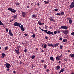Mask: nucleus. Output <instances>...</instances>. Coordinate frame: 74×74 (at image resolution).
I'll return each instance as SVG.
<instances>
[{
  "label": "nucleus",
  "instance_id": "3",
  "mask_svg": "<svg viewBox=\"0 0 74 74\" xmlns=\"http://www.w3.org/2000/svg\"><path fill=\"white\" fill-rule=\"evenodd\" d=\"M21 25V23H18L17 22H15V23L13 24L15 26H18L19 27H20V26Z\"/></svg>",
  "mask_w": 74,
  "mask_h": 74
},
{
  "label": "nucleus",
  "instance_id": "29",
  "mask_svg": "<svg viewBox=\"0 0 74 74\" xmlns=\"http://www.w3.org/2000/svg\"><path fill=\"white\" fill-rule=\"evenodd\" d=\"M63 41L64 42H67V40L66 39H64L63 40Z\"/></svg>",
  "mask_w": 74,
  "mask_h": 74
},
{
  "label": "nucleus",
  "instance_id": "61",
  "mask_svg": "<svg viewBox=\"0 0 74 74\" xmlns=\"http://www.w3.org/2000/svg\"><path fill=\"white\" fill-rule=\"evenodd\" d=\"M27 8H29V6H27Z\"/></svg>",
  "mask_w": 74,
  "mask_h": 74
},
{
  "label": "nucleus",
  "instance_id": "37",
  "mask_svg": "<svg viewBox=\"0 0 74 74\" xmlns=\"http://www.w3.org/2000/svg\"><path fill=\"white\" fill-rule=\"evenodd\" d=\"M61 15H64V12H61Z\"/></svg>",
  "mask_w": 74,
  "mask_h": 74
},
{
  "label": "nucleus",
  "instance_id": "18",
  "mask_svg": "<svg viewBox=\"0 0 74 74\" xmlns=\"http://www.w3.org/2000/svg\"><path fill=\"white\" fill-rule=\"evenodd\" d=\"M48 46H50L53 47V45L52 44L48 43L47 45Z\"/></svg>",
  "mask_w": 74,
  "mask_h": 74
},
{
  "label": "nucleus",
  "instance_id": "44",
  "mask_svg": "<svg viewBox=\"0 0 74 74\" xmlns=\"http://www.w3.org/2000/svg\"><path fill=\"white\" fill-rule=\"evenodd\" d=\"M25 52H26L27 51V50L26 49H25V50H24V51Z\"/></svg>",
  "mask_w": 74,
  "mask_h": 74
},
{
  "label": "nucleus",
  "instance_id": "21",
  "mask_svg": "<svg viewBox=\"0 0 74 74\" xmlns=\"http://www.w3.org/2000/svg\"><path fill=\"white\" fill-rule=\"evenodd\" d=\"M32 16L34 18H36L37 17V15L36 14H33Z\"/></svg>",
  "mask_w": 74,
  "mask_h": 74
},
{
  "label": "nucleus",
  "instance_id": "12",
  "mask_svg": "<svg viewBox=\"0 0 74 74\" xmlns=\"http://www.w3.org/2000/svg\"><path fill=\"white\" fill-rule=\"evenodd\" d=\"M61 56H57L56 58V60H60V57Z\"/></svg>",
  "mask_w": 74,
  "mask_h": 74
},
{
  "label": "nucleus",
  "instance_id": "64",
  "mask_svg": "<svg viewBox=\"0 0 74 74\" xmlns=\"http://www.w3.org/2000/svg\"><path fill=\"white\" fill-rule=\"evenodd\" d=\"M12 20H10V22H12Z\"/></svg>",
  "mask_w": 74,
  "mask_h": 74
},
{
  "label": "nucleus",
  "instance_id": "30",
  "mask_svg": "<svg viewBox=\"0 0 74 74\" xmlns=\"http://www.w3.org/2000/svg\"><path fill=\"white\" fill-rule=\"evenodd\" d=\"M20 53V52L18 50H17L16 51V53L18 54V53Z\"/></svg>",
  "mask_w": 74,
  "mask_h": 74
},
{
  "label": "nucleus",
  "instance_id": "39",
  "mask_svg": "<svg viewBox=\"0 0 74 74\" xmlns=\"http://www.w3.org/2000/svg\"><path fill=\"white\" fill-rule=\"evenodd\" d=\"M47 67V65H44V67L45 68H46Z\"/></svg>",
  "mask_w": 74,
  "mask_h": 74
},
{
  "label": "nucleus",
  "instance_id": "9",
  "mask_svg": "<svg viewBox=\"0 0 74 74\" xmlns=\"http://www.w3.org/2000/svg\"><path fill=\"white\" fill-rule=\"evenodd\" d=\"M68 30H65L63 32L64 34L65 35H67L68 33Z\"/></svg>",
  "mask_w": 74,
  "mask_h": 74
},
{
  "label": "nucleus",
  "instance_id": "10",
  "mask_svg": "<svg viewBox=\"0 0 74 74\" xmlns=\"http://www.w3.org/2000/svg\"><path fill=\"white\" fill-rule=\"evenodd\" d=\"M9 34H10L11 36H13V34L12 33V32H11V30H10L9 31Z\"/></svg>",
  "mask_w": 74,
  "mask_h": 74
},
{
  "label": "nucleus",
  "instance_id": "33",
  "mask_svg": "<svg viewBox=\"0 0 74 74\" xmlns=\"http://www.w3.org/2000/svg\"><path fill=\"white\" fill-rule=\"evenodd\" d=\"M63 46H62L61 45H60V49H62V48Z\"/></svg>",
  "mask_w": 74,
  "mask_h": 74
},
{
  "label": "nucleus",
  "instance_id": "48",
  "mask_svg": "<svg viewBox=\"0 0 74 74\" xmlns=\"http://www.w3.org/2000/svg\"><path fill=\"white\" fill-rule=\"evenodd\" d=\"M20 47V46H18L16 47H17V48H19Z\"/></svg>",
  "mask_w": 74,
  "mask_h": 74
},
{
  "label": "nucleus",
  "instance_id": "47",
  "mask_svg": "<svg viewBox=\"0 0 74 74\" xmlns=\"http://www.w3.org/2000/svg\"><path fill=\"white\" fill-rule=\"evenodd\" d=\"M45 38L46 39H48V37L47 36H46L45 37Z\"/></svg>",
  "mask_w": 74,
  "mask_h": 74
},
{
  "label": "nucleus",
  "instance_id": "36",
  "mask_svg": "<svg viewBox=\"0 0 74 74\" xmlns=\"http://www.w3.org/2000/svg\"><path fill=\"white\" fill-rule=\"evenodd\" d=\"M61 32V31L60 30H58V31H57V32L58 34H59Z\"/></svg>",
  "mask_w": 74,
  "mask_h": 74
},
{
  "label": "nucleus",
  "instance_id": "26",
  "mask_svg": "<svg viewBox=\"0 0 74 74\" xmlns=\"http://www.w3.org/2000/svg\"><path fill=\"white\" fill-rule=\"evenodd\" d=\"M35 57L36 56H33L31 57V58H32V59H34Z\"/></svg>",
  "mask_w": 74,
  "mask_h": 74
},
{
  "label": "nucleus",
  "instance_id": "11",
  "mask_svg": "<svg viewBox=\"0 0 74 74\" xmlns=\"http://www.w3.org/2000/svg\"><path fill=\"white\" fill-rule=\"evenodd\" d=\"M59 44V43H56V44H54V45H53V47H58Z\"/></svg>",
  "mask_w": 74,
  "mask_h": 74
},
{
  "label": "nucleus",
  "instance_id": "56",
  "mask_svg": "<svg viewBox=\"0 0 74 74\" xmlns=\"http://www.w3.org/2000/svg\"><path fill=\"white\" fill-rule=\"evenodd\" d=\"M33 3H31V5H33Z\"/></svg>",
  "mask_w": 74,
  "mask_h": 74
},
{
  "label": "nucleus",
  "instance_id": "60",
  "mask_svg": "<svg viewBox=\"0 0 74 74\" xmlns=\"http://www.w3.org/2000/svg\"><path fill=\"white\" fill-rule=\"evenodd\" d=\"M6 70H7L8 71L9 70V69H7Z\"/></svg>",
  "mask_w": 74,
  "mask_h": 74
},
{
  "label": "nucleus",
  "instance_id": "19",
  "mask_svg": "<svg viewBox=\"0 0 74 74\" xmlns=\"http://www.w3.org/2000/svg\"><path fill=\"white\" fill-rule=\"evenodd\" d=\"M64 69H62L60 71L59 73H61L63 72L64 71Z\"/></svg>",
  "mask_w": 74,
  "mask_h": 74
},
{
  "label": "nucleus",
  "instance_id": "58",
  "mask_svg": "<svg viewBox=\"0 0 74 74\" xmlns=\"http://www.w3.org/2000/svg\"><path fill=\"white\" fill-rule=\"evenodd\" d=\"M36 50L37 51L38 50V49L37 48H36Z\"/></svg>",
  "mask_w": 74,
  "mask_h": 74
},
{
  "label": "nucleus",
  "instance_id": "7",
  "mask_svg": "<svg viewBox=\"0 0 74 74\" xmlns=\"http://www.w3.org/2000/svg\"><path fill=\"white\" fill-rule=\"evenodd\" d=\"M61 28L62 29H66L68 28V27L65 26H61Z\"/></svg>",
  "mask_w": 74,
  "mask_h": 74
},
{
  "label": "nucleus",
  "instance_id": "52",
  "mask_svg": "<svg viewBox=\"0 0 74 74\" xmlns=\"http://www.w3.org/2000/svg\"><path fill=\"white\" fill-rule=\"evenodd\" d=\"M19 63H20V64H21L22 63V62L21 61H20L19 62Z\"/></svg>",
  "mask_w": 74,
  "mask_h": 74
},
{
  "label": "nucleus",
  "instance_id": "31",
  "mask_svg": "<svg viewBox=\"0 0 74 74\" xmlns=\"http://www.w3.org/2000/svg\"><path fill=\"white\" fill-rule=\"evenodd\" d=\"M44 2L45 3V4H47L49 3V1L46 2V1H44Z\"/></svg>",
  "mask_w": 74,
  "mask_h": 74
},
{
  "label": "nucleus",
  "instance_id": "22",
  "mask_svg": "<svg viewBox=\"0 0 74 74\" xmlns=\"http://www.w3.org/2000/svg\"><path fill=\"white\" fill-rule=\"evenodd\" d=\"M15 4L16 5L18 6L20 5V3H19V2H16V3H15Z\"/></svg>",
  "mask_w": 74,
  "mask_h": 74
},
{
  "label": "nucleus",
  "instance_id": "50",
  "mask_svg": "<svg viewBox=\"0 0 74 74\" xmlns=\"http://www.w3.org/2000/svg\"><path fill=\"white\" fill-rule=\"evenodd\" d=\"M64 60H65L66 61H67V59H66V58H65V59H64Z\"/></svg>",
  "mask_w": 74,
  "mask_h": 74
},
{
  "label": "nucleus",
  "instance_id": "45",
  "mask_svg": "<svg viewBox=\"0 0 74 74\" xmlns=\"http://www.w3.org/2000/svg\"><path fill=\"white\" fill-rule=\"evenodd\" d=\"M6 32H8V29H6Z\"/></svg>",
  "mask_w": 74,
  "mask_h": 74
},
{
  "label": "nucleus",
  "instance_id": "25",
  "mask_svg": "<svg viewBox=\"0 0 74 74\" xmlns=\"http://www.w3.org/2000/svg\"><path fill=\"white\" fill-rule=\"evenodd\" d=\"M0 25H2L3 26H4V25L3 23L2 22L0 21Z\"/></svg>",
  "mask_w": 74,
  "mask_h": 74
},
{
  "label": "nucleus",
  "instance_id": "20",
  "mask_svg": "<svg viewBox=\"0 0 74 74\" xmlns=\"http://www.w3.org/2000/svg\"><path fill=\"white\" fill-rule=\"evenodd\" d=\"M70 56H71V58H74V54H70Z\"/></svg>",
  "mask_w": 74,
  "mask_h": 74
},
{
  "label": "nucleus",
  "instance_id": "28",
  "mask_svg": "<svg viewBox=\"0 0 74 74\" xmlns=\"http://www.w3.org/2000/svg\"><path fill=\"white\" fill-rule=\"evenodd\" d=\"M8 48V47H6L4 48L5 49V50H7Z\"/></svg>",
  "mask_w": 74,
  "mask_h": 74
},
{
  "label": "nucleus",
  "instance_id": "16",
  "mask_svg": "<svg viewBox=\"0 0 74 74\" xmlns=\"http://www.w3.org/2000/svg\"><path fill=\"white\" fill-rule=\"evenodd\" d=\"M50 59L53 61L54 60V59L53 58L52 56L51 57Z\"/></svg>",
  "mask_w": 74,
  "mask_h": 74
},
{
  "label": "nucleus",
  "instance_id": "35",
  "mask_svg": "<svg viewBox=\"0 0 74 74\" xmlns=\"http://www.w3.org/2000/svg\"><path fill=\"white\" fill-rule=\"evenodd\" d=\"M35 36H36V35L34 34H33V35H32V37L33 38H34L35 37Z\"/></svg>",
  "mask_w": 74,
  "mask_h": 74
},
{
  "label": "nucleus",
  "instance_id": "6",
  "mask_svg": "<svg viewBox=\"0 0 74 74\" xmlns=\"http://www.w3.org/2000/svg\"><path fill=\"white\" fill-rule=\"evenodd\" d=\"M22 16L23 17L25 18L26 16V13L25 12H22Z\"/></svg>",
  "mask_w": 74,
  "mask_h": 74
},
{
  "label": "nucleus",
  "instance_id": "42",
  "mask_svg": "<svg viewBox=\"0 0 74 74\" xmlns=\"http://www.w3.org/2000/svg\"><path fill=\"white\" fill-rule=\"evenodd\" d=\"M45 61L44 60H42L41 61V62H42V63H43Z\"/></svg>",
  "mask_w": 74,
  "mask_h": 74
},
{
  "label": "nucleus",
  "instance_id": "40",
  "mask_svg": "<svg viewBox=\"0 0 74 74\" xmlns=\"http://www.w3.org/2000/svg\"><path fill=\"white\" fill-rule=\"evenodd\" d=\"M54 10L55 11L57 12L58 10V9H55Z\"/></svg>",
  "mask_w": 74,
  "mask_h": 74
},
{
  "label": "nucleus",
  "instance_id": "4",
  "mask_svg": "<svg viewBox=\"0 0 74 74\" xmlns=\"http://www.w3.org/2000/svg\"><path fill=\"white\" fill-rule=\"evenodd\" d=\"M74 7V0H73V2L71 3L70 6V8H73Z\"/></svg>",
  "mask_w": 74,
  "mask_h": 74
},
{
  "label": "nucleus",
  "instance_id": "49",
  "mask_svg": "<svg viewBox=\"0 0 74 74\" xmlns=\"http://www.w3.org/2000/svg\"><path fill=\"white\" fill-rule=\"evenodd\" d=\"M60 40H62V38H61L59 39Z\"/></svg>",
  "mask_w": 74,
  "mask_h": 74
},
{
  "label": "nucleus",
  "instance_id": "13",
  "mask_svg": "<svg viewBox=\"0 0 74 74\" xmlns=\"http://www.w3.org/2000/svg\"><path fill=\"white\" fill-rule=\"evenodd\" d=\"M53 18L51 17H50V18H49V19H50V21H53L54 22V20Z\"/></svg>",
  "mask_w": 74,
  "mask_h": 74
},
{
  "label": "nucleus",
  "instance_id": "15",
  "mask_svg": "<svg viewBox=\"0 0 74 74\" xmlns=\"http://www.w3.org/2000/svg\"><path fill=\"white\" fill-rule=\"evenodd\" d=\"M17 16V14H16V15H15L14 16H12V17L13 18H15L14 19H16Z\"/></svg>",
  "mask_w": 74,
  "mask_h": 74
},
{
  "label": "nucleus",
  "instance_id": "24",
  "mask_svg": "<svg viewBox=\"0 0 74 74\" xmlns=\"http://www.w3.org/2000/svg\"><path fill=\"white\" fill-rule=\"evenodd\" d=\"M69 22L71 24L72 23L73 20H69Z\"/></svg>",
  "mask_w": 74,
  "mask_h": 74
},
{
  "label": "nucleus",
  "instance_id": "38",
  "mask_svg": "<svg viewBox=\"0 0 74 74\" xmlns=\"http://www.w3.org/2000/svg\"><path fill=\"white\" fill-rule=\"evenodd\" d=\"M24 35H25L26 36H28V34H24Z\"/></svg>",
  "mask_w": 74,
  "mask_h": 74
},
{
  "label": "nucleus",
  "instance_id": "2",
  "mask_svg": "<svg viewBox=\"0 0 74 74\" xmlns=\"http://www.w3.org/2000/svg\"><path fill=\"white\" fill-rule=\"evenodd\" d=\"M8 10H10V11H11L12 12H13L14 13H15L16 12V10L13 9L12 8H9L8 9Z\"/></svg>",
  "mask_w": 74,
  "mask_h": 74
},
{
  "label": "nucleus",
  "instance_id": "23",
  "mask_svg": "<svg viewBox=\"0 0 74 74\" xmlns=\"http://www.w3.org/2000/svg\"><path fill=\"white\" fill-rule=\"evenodd\" d=\"M47 45H46V44H45L44 45L43 47L45 49H46L47 48Z\"/></svg>",
  "mask_w": 74,
  "mask_h": 74
},
{
  "label": "nucleus",
  "instance_id": "54",
  "mask_svg": "<svg viewBox=\"0 0 74 74\" xmlns=\"http://www.w3.org/2000/svg\"><path fill=\"white\" fill-rule=\"evenodd\" d=\"M17 49H18L17 51H19V48H17Z\"/></svg>",
  "mask_w": 74,
  "mask_h": 74
},
{
  "label": "nucleus",
  "instance_id": "17",
  "mask_svg": "<svg viewBox=\"0 0 74 74\" xmlns=\"http://www.w3.org/2000/svg\"><path fill=\"white\" fill-rule=\"evenodd\" d=\"M38 23L40 25H43L44 24V23H41L39 21L38 22Z\"/></svg>",
  "mask_w": 74,
  "mask_h": 74
},
{
  "label": "nucleus",
  "instance_id": "14",
  "mask_svg": "<svg viewBox=\"0 0 74 74\" xmlns=\"http://www.w3.org/2000/svg\"><path fill=\"white\" fill-rule=\"evenodd\" d=\"M2 56H1V57L2 58H4L5 57V54L4 53H2L1 54Z\"/></svg>",
  "mask_w": 74,
  "mask_h": 74
},
{
  "label": "nucleus",
  "instance_id": "43",
  "mask_svg": "<svg viewBox=\"0 0 74 74\" xmlns=\"http://www.w3.org/2000/svg\"><path fill=\"white\" fill-rule=\"evenodd\" d=\"M54 33L55 34H56L57 33V32L56 31H55Z\"/></svg>",
  "mask_w": 74,
  "mask_h": 74
},
{
  "label": "nucleus",
  "instance_id": "1",
  "mask_svg": "<svg viewBox=\"0 0 74 74\" xmlns=\"http://www.w3.org/2000/svg\"><path fill=\"white\" fill-rule=\"evenodd\" d=\"M40 29L42 31H43L46 33L47 34L49 35L52 34L53 36L54 35L53 34V32H51L50 31H49L48 32H47V30H44L41 28H40Z\"/></svg>",
  "mask_w": 74,
  "mask_h": 74
},
{
  "label": "nucleus",
  "instance_id": "51",
  "mask_svg": "<svg viewBox=\"0 0 74 74\" xmlns=\"http://www.w3.org/2000/svg\"><path fill=\"white\" fill-rule=\"evenodd\" d=\"M71 18H67V19H68V20H71Z\"/></svg>",
  "mask_w": 74,
  "mask_h": 74
},
{
  "label": "nucleus",
  "instance_id": "46",
  "mask_svg": "<svg viewBox=\"0 0 74 74\" xmlns=\"http://www.w3.org/2000/svg\"><path fill=\"white\" fill-rule=\"evenodd\" d=\"M49 69H47V71H46L48 72H49Z\"/></svg>",
  "mask_w": 74,
  "mask_h": 74
},
{
  "label": "nucleus",
  "instance_id": "59",
  "mask_svg": "<svg viewBox=\"0 0 74 74\" xmlns=\"http://www.w3.org/2000/svg\"><path fill=\"white\" fill-rule=\"evenodd\" d=\"M71 74H74V73H71Z\"/></svg>",
  "mask_w": 74,
  "mask_h": 74
},
{
  "label": "nucleus",
  "instance_id": "63",
  "mask_svg": "<svg viewBox=\"0 0 74 74\" xmlns=\"http://www.w3.org/2000/svg\"><path fill=\"white\" fill-rule=\"evenodd\" d=\"M22 44H23V45H24L25 44V43H23V42H22Z\"/></svg>",
  "mask_w": 74,
  "mask_h": 74
},
{
  "label": "nucleus",
  "instance_id": "41",
  "mask_svg": "<svg viewBox=\"0 0 74 74\" xmlns=\"http://www.w3.org/2000/svg\"><path fill=\"white\" fill-rule=\"evenodd\" d=\"M47 25H45V29H47Z\"/></svg>",
  "mask_w": 74,
  "mask_h": 74
},
{
  "label": "nucleus",
  "instance_id": "8",
  "mask_svg": "<svg viewBox=\"0 0 74 74\" xmlns=\"http://www.w3.org/2000/svg\"><path fill=\"white\" fill-rule=\"evenodd\" d=\"M5 65L6 66V68L8 69H9V67L11 66V65L10 64L8 63H7L6 64H5Z\"/></svg>",
  "mask_w": 74,
  "mask_h": 74
},
{
  "label": "nucleus",
  "instance_id": "57",
  "mask_svg": "<svg viewBox=\"0 0 74 74\" xmlns=\"http://www.w3.org/2000/svg\"><path fill=\"white\" fill-rule=\"evenodd\" d=\"M60 62H61V61H59L58 62V63H60Z\"/></svg>",
  "mask_w": 74,
  "mask_h": 74
},
{
  "label": "nucleus",
  "instance_id": "27",
  "mask_svg": "<svg viewBox=\"0 0 74 74\" xmlns=\"http://www.w3.org/2000/svg\"><path fill=\"white\" fill-rule=\"evenodd\" d=\"M60 66H57V68H56V69H57L58 70L59 69H60Z\"/></svg>",
  "mask_w": 74,
  "mask_h": 74
},
{
  "label": "nucleus",
  "instance_id": "5",
  "mask_svg": "<svg viewBox=\"0 0 74 74\" xmlns=\"http://www.w3.org/2000/svg\"><path fill=\"white\" fill-rule=\"evenodd\" d=\"M20 28H21V30L22 32L24 31L26 29L25 28H24L23 26L22 25L21 26Z\"/></svg>",
  "mask_w": 74,
  "mask_h": 74
},
{
  "label": "nucleus",
  "instance_id": "62",
  "mask_svg": "<svg viewBox=\"0 0 74 74\" xmlns=\"http://www.w3.org/2000/svg\"><path fill=\"white\" fill-rule=\"evenodd\" d=\"M21 56H19V57H18L19 58H21Z\"/></svg>",
  "mask_w": 74,
  "mask_h": 74
},
{
  "label": "nucleus",
  "instance_id": "34",
  "mask_svg": "<svg viewBox=\"0 0 74 74\" xmlns=\"http://www.w3.org/2000/svg\"><path fill=\"white\" fill-rule=\"evenodd\" d=\"M71 35L74 36V32L71 33Z\"/></svg>",
  "mask_w": 74,
  "mask_h": 74
},
{
  "label": "nucleus",
  "instance_id": "53",
  "mask_svg": "<svg viewBox=\"0 0 74 74\" xmlns=\"http://www.w3.org/2000/svg\"><path fill=\"white\" fill-rule=\"evenodd\" d=\"M13 73H16L15 71H13Z\"/></svg>",
  "mask_w": 74,
  "mask_h": 74
},
{
  "label": "nucleus",
  "instance_id": "32",
  "mask_svg": "<svg viewBox=\"0 0 74 74\" xmlns=\"http://www.w3.org/2000/svg\"><path fill=\"white\" fill-rule=\"evenodd\" d=\"M61 14V13H58L56 15L57 16H59V15H60Z\"/></svg>",
  "mask_w": 74,
  "mask_h": 74
},
{
  "label": "nucleus",
  "instance_id": "55",
  "mask_svg": "<svg viewBox=\"0 0 74 74\" xmlns=\"http://www.w3.org/2000/svg\"><path fill=\"white\" fill-rule=\"evenodd\" d=\"M42 50L41 51V52H44V51H43V50Z\"/></svg>",
  "mask_w": 74,
  "mask_h": 74
}]
</instances>
